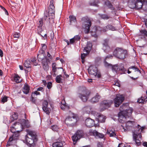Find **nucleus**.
<instances>
[{"instance_id": "nucleus-27", "label": "nucleus", "mask_w": 147, "mask_h": 147, "mask_svg": "<svg viewBox=\"0 0 147 147\" xmlns=\"http://www.w3.org/2000/svg\"><path fill=\"white\" fill-rule=\"evenodd\" d=\"M30 90L29 86L27 84H24L22 89L23 93L25 94H27L28 93Z\"/></svg>"}, {"instance_id": "nucleus-20", "label": "nucleus", "mask_w": 147, "mask_h": 147, "mask_svg": "<svg viewBox=\"0 0 147 147\" xmlns=\"http://www.w3.org/2000/svg\"><path fill=\"white\" fill-rule=\"evenodd\" d=\"M92 47V43L90 42H88L86 47L84 49V51L86 52L87 53H89Z\"/></svg>"}, {"instance_id": "nucleus-35", "label": "nucleus", "mask_w": 147, "mask_h": 147, "mask_svg": "<svg viewBox=\"0 0 147 147\" xmlns=\"http://www.w3.org/2000/svg\"><path fill=\"white\" fill-rule=\"evenodd\" d=\"M118 64H115L112 66V70L113 72L116 73L118 72Z\"/></svg>"}, {"instance_id": "nucleus-37", "label": "nucleus", "mask_w": 147, "mask_h": 147, "mask_svg": "<svg viewBox=\"0 0 147 147\" xmlns=\"http://www.w3.org/2000/svg\"><path fill=\"white\" fill-rule=\"evenodd\" d=\"M97 133V131L95 130L90 129L89 131V134L90 136H96Z\"/></svg>"}, {"instance_id": "nucleus-5", "label": "nucleus", "mask_w": 147, "mask_h": 147, "mask_svg": "<svg viewBox=\"0 0 147 147\" xmlns=\"http://www.w3.org/2000/svg\"><path fill=\"white\" fill-rule=\"evenodd\" d=\"M90 92L85 88H80L79 89L78 96V97L84 102H86L89 98Z\"/></svg>"}, {"instance_id": "nucleus-1", "label": "nucleus", "mask_w": 147, "mask_h": 147, "mask_svg": "<svg viewBox=\"0 0 147 147\" xmlns=\"http://www.w3.org/2000/svg\"><path fill=\"white\" fill-rule=\"evenodd\" d=\"M126 104H123L120 107L119 109L120 111L118 114L119 121L121 123H125V127L126 129H125L123 126L121 125L123 127L125 131L131 130L134 127L135 125V122L134 121H128L126 122V119L129 118L131 116L133 110L130 108L127 109H126Z\"/></svg>"}, {"instance_id": "nucleus-63", "label": "nucleus", "mask_w": 147, "mask_h": 147, "mask_svg": "<svg viewBox=\"0 0 147 147\" xmlns=\"http://www.w3.org/2000/svg\"><path fill=\"white\" fill-rule=\"evenodd\" d=\"M114 84L115 85L118 86V87H120V83L118 81L116 82Z\"/></svg>"}, {"instance_id": "nucleus-34", "label": "nucleus", "mask_w": 147, "mask_h": 147, "mask_svg": "<svg viewBox=\"0 0 147 147\" xmlns=\"http://www.w3.org/2000/svg\"><path fill=\"white\" fill-rule=\"evenodd\" d=\"M69 18L70 19V24H71L72 22H74L75 23L76 22V17L73 16H69Z\"/></svg>"}, {"instance_id": "nucleus-16", "label": "nucleus", "mask_w": 147, "mask_h": 147, "mask_svg": "<svg viewBox=\"0 0 147 147\" xmlns=\"http://www.w3.org/2000/svg\"><path fill=\"white\" fill-rule=\"evenodd\" d=\"M94 115L96 116V117L98 119L99 122L101 123L104 122L106 117L100 113H98L96 112H94Z\"/></svg>"}, {"instance_id": "nucleus-17", "label": "nucleus", "mask_w": 147, "mask_h": 147, "mask_svg": "<svg viewBox=\"0 0 147 147\" xmlns=\"http://www.w3.org/2000/svg\"><path fill=\"white\" fill-rule=\"evenodd\" d=\"M86 125L88 127H90L93 126L95 124L94 120L89 118L86 119L85 121Z\"/></svg>"}, {"instance_id": "nucleus-4", "label": "nucleus", "mask_w": 147, "mask_h": 147, "mask_svg": "<svg viewBox=\"0 0 147 147\" xmlns=\"http://www.w3.org/2000/svg\"><path fill=\"white\" fill-rule=\"evenodd\" d=\"M113 56L121 59H125L127 55V51L121 47H116L113 52Z\"/></svg>"}, {"instance_id": "nucleus-39", "label": "nucleus", "mask_w": 147, "mask_h": 147, "mask_svg": "<svg viewBox=\"0 0 147 147\" xmlns=\"http://www.w3.org/2000/svg\"><path fill=\"white\" fill-rule=\"evenodd\" d=\"M18 117V114L17 113H15L11 116V119L12 121H13L14 120H16Z\"/></svg>"}, {"instance_id": "nucleus-41", "label": "nucleus", "mask_w": 147, "mask_h": 147, "mask_svg": "<svg viewBox=\"0 0 147 147\" xmlns=\"http://www.w3.org/2000/svg\"><path fill=\"white\" fill-rule=\"evenodd\" d=\"M60 107L61 109L63 110H68L69 109V107L67 105H60Z\"/></svg>"}, {"instance_id": "nucleus-55", "label": "nucleus", "mask_w": 147, "mask_h": 147, "mask_svg": "<svg viewBox=\"0 0 147 147\" xmlns=\"http://www.w3.org/2000/svg\"><path fill=\"white\" fill-rule=\"evenodd\" d=\"M52 86V84L51 82H49L48 83L47 87L48 89L51 88Z\"/></svg>"}, {"instance_id": "nucleus-9", "label": "nucleus", "mask_w": 147, "mask_h": 147, "mask_svg": "<svg viewBox=\"0 0 147 147\" xmlns=\"http://www.w3.org/2000/svg\"><path fill=\"white\" fill-rule=\"evenodd\" d=\"M52 16V15H51L49 13L47 9H45L44 12L43 16L42 18L44 23H50L51 20L53 21L55 16L53 17Z\"/></svg>"}, {"instance_id": "nucleus-54", "label": "nucleus", "mask_w": 147, "mask_h": 147, "mask_svg": "<svg viewBox=\"0 0 147 147\" xmlns=\"http://www.w3.org/2000/svg\"><path fill=\"white\" fill-rule=\"evenodd\" d=\"M104 65L105 67H108L109 66H111L112 65L111 64H110L108 63H107L106 61V60L104 59Z\"/></svg>"}, {"instance_id": "nucleus-45", "label": "nucleus", "mask_w": 147, "mask_h": 147, "mask_svg": "<svg viewBox=\"0 0 147 147\" xmlns=\"http://www.w3.org/2000/svg\"><path fill=\"white\" fill-rule=\"evenodd\" d=\"M7 97L6 96H3L1 98V102L3 104L5 102H7Z\"/></svg>"}, {"instance_id": "nucleus-18", "label": "nucleus", "mask_w": 147, "mask_h": 147, "mask_svg": "<svg viewBox=\"0 0 147 147\" xmlns=\"http://www.w3.org/2000/svg\"><path fill=\"white\" fill-rule=\"evenodd\" d=\"M48 102L47 100H45L42 102V109L43 111L47 114H49L50 113L49 108L48 107Z\"/></svg>"}, {"instance_id": "nucleus-42", "label": "nucleus", "mask_w": 147, "mask_h": 147, "mask_svg": "<svg viewBox=\"0 0 147 147\" xmlns=\"http://www.w3.org/2000/svg\"><path fill=\"white\" fill-rule=\"evenodd\" d=\"M144 11L147 10V1L144 2L143 3V5L142 8Z\"/></svg>"}, {"instance_id": "nucleus-46", "label": "nucleus", "mask_w": 147, "mask_h": 147, "mask_svg": "<svg viewBox=\"0 0 147 147\" xmlns=\"http://www.w3.org/2000/svg\"><path fill=\"white\" fill-rule=\"evenodd\" d=\"M38 91H35L33 93H32V95L31 96V100H33L34 99V97H33V94H35L36 96L38 95H40V93L39 92H38Z\"/></svg>"}, {"instance_id": "nucleus-49", "label": "nucleus", "mask_w": 147, "mask_h": 147, "mask_svg": "<svg viewBox=\"0 0 147 147\" xmlns=\"http://www.w3.org/2000/svg\"><path fill=\"white\" fill-rule=\"evenodd\" d=\"M96 134V136L95 137H97L98 138H103L104 137V135L101 133H98L97 131V133Z\"/></svg>"}, {"instance_id": "nucleus-53", "label": "nucleus", "mask_w": 147, "mask_h": 147, "mask_svg": "<svg viewBox=\"0 0 147 147\" xmlns=\"http://www.w3.org/2000/svg\"><path fill=\"white\" fill-rule=\"evenodd\" d=\"M19 33L15 32L13 34V36L14 38H18L20 36Z\"/></svg>"}, {"instance_id": "nucleus-38", "label": "nucleus", "mask_w": 147, "mask_h": 147, "mask_svg": "<svg viewBox=\"0 0 147 147\" xmlns=\"http://www.w3.org/2000/svg\"><path fill=\"white\" fill-rule=\"evenodd\" d=\"M62 78V76L61 75L57 76L55 79L56 82L58 83H61Z\"/></svg>"}, {"instance_id": "nucleus-8", "label": "nucleus", "mask_w": 147, "mask_h": 147, "mask_svg": "<svg viewBox=\"0 0 147 147\" xmlns=\"http://www.w3.org/2000/svg\"><path fill=\"white\" fill-rule=\"evenodd\" d=\"M85 134V133L83 130L79 129L77 130L74 135L71 137L74 144H76L77 141L80 138L83 137Z\"/></svg>"}, {"instance_id": "nucleus-56", "label": "nucleus", "mask_w": 147, "mask_h": 147, "mask_svg": "<svg viewBox=\"0 0 147 147\" xmlns=\"http://www.w3.org/2000/svg\"><path fill=\"white\" fill-rule=\"evenodd\" d=\"M87 53L82 54L81 55V59H84L85 57L87 55Z\"/></svg>"}, {"instance_id": "nucleus-12", "label": "nucleus", "mask_w": 147, "mask_h": 147, "mask_svg": "<svg viewBox=\"0 0 147 147\" xmlns=\"http://www.w3.org/2000/svg\"><path fill=\"white\" fill-rule=\"evenodd\" d=\"M113 103L112 100H106L102 102L100 104V111H103L109 107Z\"/></svg>"}, {"instance_id": "nucleus-57", "label": "nucleus", "mask_w": 147, "mask_h": 147, "mask_svg": "<svg viewBox=\"0 0 147 147\" xmlns=\"http://www.w3.org/2000/svg\"><path fill=\"white\" fill-rule=\"evenodd\" d=\"M40 36L42 37V39L43 40L46 39L47 38V34H45L44 35H42L40 34Z\"/></svg>"}, {"instance_id": "nucleus-29", "label": "nucleus", "mask_w": 147, "mask_h": 147, "mask_svg": "<svg viewBox=\"0 0 147 147\" xmlns=\"http://www.w3.org/2000/svg\"><path fill=\"white\" fill-rule=\"evenodd\" d=\"M100 98V96L97 94L96 95L93 97L90 100L91 102L92 103L98 102Z\"/></svg>"}, {"instance_id": "nucleus-7", "label": "nucleus", "mask_w": 147, "mask_h": 147, "mask_svg": "<svg viewBox=\"0 0 147 147\" xmlns=\"http://www.w3.org/2000/svg\"><path fill=\"white\" fill-rule=\"evenodd\" d=\"M83 25L85 26L84 32L86 34H88L90 31V28L91 26V22L88 18L84 17L81 19Z\"/></svg>"}, {"instance_id": "nucleus-31", "label": "nucleus", "mask_w": 147, "mask_h": 147, "mask_svg": "<svg viewBox=\"0 0 147 147\" xmlns=\"http://www.w3.org/2000/svg\"><path fill=\"white\" fill-rule=\"evenodd\" d=\"M91 107L90 106H85L83 108V111L87 113H89L91 111Z\"/></svg>"}, {"instance_id": "nucleus-14", "label": "nucleus", "mask_w": 147, "mask_h": 147, "mask_svg": "<svg viewBox=\"0 0 147 147\" xmlns=\"http://www.w3.org/2000/svg\"><path fill=\"white\" fill-rule=\"evenodd\" d=\"M109 39H105L103 40L102 45H103V49L104 52L108 53L111 50L110 48L108 45Z\"/></svg>"}, {"instance_id": "nucleus-61", "label": "nucleus", "mask_w": 147, "mask_h": 147, "mask_svg": "<svg viewBox=\"0 0 147 147\" xmlns=\"http://www.w3.org/2000/svg\"><path fill=\"white\" fill-rule=\"evenodd\" d=\"M37 91H41L42 92H43L44 91V88L43 87H40L38 88H37Z\"/></svg>"}, {"instance_id": "nucleus-22", "label": "nucleus", "mask_w": 147, "mask_h": 147, "mask_svg": "<svg viewBox=\"0 0 147 147\" xmlns=\"http://www.w3.org/2000/svg\"><path fill=\"white\" fill-rule=\"evenodd\" d=\"M126 70L124 67V65L123 63H120L118 66V72L121 73V74H125Z\"/></svg>"}, {"instance_id": "nucleus-43", "label": "nucleus", "mask_w": 147, "mask_h": 147, "mask_svg": "<svg viewBox=\"0 0 147 147\" xmlns=\"http://www.w3.org/2000/svg\"><path fill=\"white\" fill-rule=\"evenodd\" d=\"M52 71L53 72H56L57 71V69L58 68H61V69L62 68L61 67H58L57 68L56 67V64L55 63H53L52 64Z\"/></svg>"}, {"instance_id": "nucleus-44", "label": "nucleus", "mask_w": 147, "mask_h": 147, "mask_svg": "<svg viewBox=\"0 0 147 147\" xmlns=\"http://www.w3.org/2000/svg\"><path fill=\"white\" fill-rule=\"evenodd\" d=\"M45 51L42 49H40L39 51V53L38 54V56L39 55L41 56L42 58H44V55L45 54Z\"/></svg>"}, {"instance_id": "nucleus-21", "label": "nucleus", "mask_w": 147, "mask_h": 147, "mask_svg": "<svg viewBox=\"0 0 147 147\" xmlns=\"http://www.w3.org/2000/svg\"><path fill=\"white\" fill-rule=\"evenodd\" d=\"M136 2L135 0H129L128 3L129 7L131 9H136Z\"/></svg>"}, {"instance_id": "nucleus-23", "label": "nucleus", "mask_w": 147, "mask_h": 147, "mask_svg": "<svg viewBox=\"0 0 147 147\" xmlns=\"http://www.w3.org/2000/svg\"><path fill=\"white\" fill-rule=\"evenodd\" d=\"M64 142L58 140L56 142L53 144V147H62L63 146Z\"/></svg>"}, {"instance_id": "nucleus-30", "label": "nucleus", "mask_w": 147, "mask_h": 147, "mask_svg": "<svg viewBox=\"0 0 147 147\" xmlns=\"http://www.w3.org/2000/svg\"><path fill=\"white\" fill-rule=\"evenodd\" d=\"M105 5L112 10L115 9V8L113 7L111 2L109 1H107L105 2Z\"/></svg>"}, {"instance_id": "nucleus-52", "label": "nucleus", "mask_w": 147, "mask_h": 147, "mask_svg": "<svg viewBox=\"0 0 147 147\" xmlns=\"http://www.w3.org/2000/svg\"><path fill=\"white\" fill-rule=\"evenodd\" d=\"M51 129H52L53 130L57 131L58 130V127L57 125H53L51 126Z\"/></svg>"}, {"instance_id": "nucleus-32", "label": "nucleus", "mask_w": 147, "mask_h": 147, "mask_svg": "<svg viewBox=\"0 0 147 147\" xmlns=\"http://www.w3.org/2000/svg\"><path fill=\"white\" fill-rule=\"evenodd\" d=\"M13 78L15 82L17 83L20 82L22 81L20 79V77L18 74H15Z\"/></svg>"}, {"instance_id": "nucleus-2", "label": "nucleus", "mask_w": 147, "mask_h": 147, "mask_svg": "<svg viewBox=\"0 0 147 147\" xmlns=\"http://www.w3.org/2000/svg\"><path fill=\"white\" fill-rule=\"evenodd\" d=\"M27 134L25 136L24 142L27 145L34 146L37 143L38 140L37 136L35 132L30 130H27Z\"/></svg>"}, {"instance_id": "nucleus-51", "label": "nucleus", "mask_w": 147, "mask_h": 147, "mask_svg": "<svg viewBox=\"0 0 147 147\" xmlns=\"http://www.w3.org/2000/svg\"><path fill=\"white\" fill-rule=\"evenodd\" d=\"M73 38L75 41H78L80 39V36L79 35H78L75 36Z\"/></svg>"}, {"instance_id": "nucleus-10", "label": "nucleus", "mask_w": 147, "mask_h": 147, "mask_svg": "<svg viewBox=\"0 0 147 147\" xmlns=\"http://www.w3.org/2000/svg\"><path fill=\"white\" fill-rule=\"evenodd\" d=\"M89 74L97 78H100L101 75L100 71L96 67L93 66L90 68L88 70Z\"/></svg>"}, {"instance_id": "nucleus-40", "label": "nucleus", "mask_w": 147, "mask_h": 147, "mask_svg": "<svg viewBox=\"0 0 147 147\" xmlns=\"http://www.w3.org/2000/svg\"><path fill=\"white\" fill-rule=\"evenodd\" d=\"M129 69H133V70H134V71L135 72L136 71L139 74H140L141 73L140 71L135 66H131L130 67Z\"/></svg>"}, {"instance_id": "nucleus-15", "label": "nucleus", "mask_w": 147, "mask_h": 147, "mask_svg": "<svg viewBox=\"0 0 147 147\" xmlns=\"http://www.w3.org/2000/svg\"><path fill=\"white\" fill-rule=\"evenodd\" d=\"M54 0H52L50 2V4L49 7L48 11L50 14L52 15V16H55V7L54 6Z\"/></svg>"}, {"instance_id": "nucleus-11", "label": "nucleus", "mask_w": 147, "mask_h": 147, "mask_svg": "<svg viewBox=\"0 0 147 147\" xmlns=\"http://www.w3.org/2000/svg\"><path fill=\"white\" fill-rule=\"evenodd\" d=\"M124 97L122 95L117 94L114 99V101L115 106L118 107L122 102L124 100Z\"/></svg>"}, {"instance_id": "nucleus-60", "label": "nucleus", "mask_w": 147, "mask_h": 147, "mask_svg": "<svg viewBox=\"0 0 147 147\" xmlns=\"http://www.w3.org/2000/svg\"><path fill=\"white\" fill-rule=\"evenodd\" d=\"M37 57H38V59H38V60H40V61H43V60L46 59H43L44 58H41V57H42L41 56H40V55H39V56H38V55H37Z\"/></svg>"}, {"instance_id": "nucleus-24", "label": "nucleus", "mask_w": 147, "mask_h": 147, "mask_svg": "<svg viewBox=\"0 0 147 147\" xmlns=\"http://www.w3.org/2000/svg\"><path fill=\"white\" fill-rule=\"evenodd\" d=\"M42 63L43 69L45 70H48L49 68V66L48 65V62L47 59L43 60Z\"/></svg>"}, {"instance_id": "nucleus-50", "label": "nucleus", "mask_w": 147, "mask_h": 147, "mask_svg": "<svg viewBox=\"0 0 147 147\" xmlns=\"http://www.w3.org/2000/svg\"><path fill=\"white\" fill-rule=\"evenodd\" d=\"M107 27L109 28V30H110L112 31H115L116 30V29H115V27L112 26L111 25H107Z\"/></svg>"}, {"instance_id": "nucleus-13", "label": "nucleus", "mask_w": 147, "mask_h": 147, "mask_svg": "<svg viewBox=\"0 0 147 147\" xmlns=\"http://www.w3.org/2000/svg\"><path fill=\"white\" fill-rule=\"evenodd\" d=\"M11 131L13 133L12 136L9 138L8 141V142L7 144V145L10 146L11 145V142L13 140H17L18 139V136L19 135V131H17V132H13L11 129Z\"/></svg>"}, {"instance_id": "nucleus-62", "label": "nucleus", "mask_w": 147, "mask_h": 147, "mask_svg": "<svg viewBox=\"0 0 147 147\" xmlns=\"http://www.w3.org/2000/svg\"><path fill=\"white\" fill-rule=\"evenodd\" d=\"M70 43L71 44H73L74 43L75 41V40L74 39V38L70 40Z\"/></svg>"}, {"instance_id": "nucleus-48", "label": "nucleus", "mask_w": 147, "mask_h": 147, "mask_svg": "<svg viewBox=\"0 0 147 147\" xmlns=\"http://www.w3.org/2000/svg\"><path fill=\"white\" fill-rule=\"evenodd\" d=\"M43 21H44L42 18L40 19L39 22L38 23V27H41L42 25L43 24Z\"/></svg>"}, {"instance_id": "nucleus-6", "label": "nucleus", "mask_w": 147, "mask_h": 147, "mask_svg": "<svg viewBox=\"0 0 147 147\" xmlns=\"http://www.w3.org/2000/svg\"><path fill=\"white\" fill-rule=\"evenodd\" d=\"M108 30L107 25L102 28L98 26H94L91 31V34L92 36L97 38L98 35L100 34L102 32H105Z\"/></svg>"}, {"instance_id": "nucleus-59", "label": "nucleus", "mask_w": 147, "mask_h": 147, "mask_svg": "<svg viewBox=\"0 0 147 147\" xmlns=\"http://www.w3.org/2000/svg\"><path fill=\"white\" fill-rule=\"evenodd\" d=\"M41 46L42 47V49L45 51L47 48V46L44 44H41Z\"/></svg>"}, {"instance_id": "nucleus-25", "label": "nucleus", "mask_w": 147, "mask_h": 147, "mask_svg": "<svg viewBox=\"0 0 147 147\" xmlns=\"http://www.w3.org/2000/svg\"><path fill=\"white\" fill-rule=\"evenodd\" d=\"M143 2L142 1V0H136V9H139L142 8Z\"/></svg>"}, {"instance_id": "nucleus-64", "label": "nucleus", "mask_w": 147, "mask_h": 147, "mask_svg": "<svg viewBox=\"0 0 147 147\" xmlns=\"http://www.w3.org/2000/svg\"><path fill=\"white\" fill-rule=\"evenodd\" d=\"M97 146L98 147H102V143L100 142H98L97 143Z\"/></svg>"}, {"instance_id": "nucleus-3", "label": "nucleus", "mask_w": 147, "mask_h": 147, "mask_svg": "<svg viewBox=\"0 0 147 147\" xmlns=\"http://www.w3.org/2000/svg\"><path fill=\"white\" fill-rule=\"evenodd\" d=\"M135 126L136 130L134 131H132L133 139L136 142V144L138 146L141 144L140 139H141L142 137L141 132H142L145 127H142L139 125H138L137 126Z\"/></svg>"}, {"instance_id": "nucleus-28", "label": "nucleus", "mask_w": 147, "mask_h": 147, "mask_svg": "<svg viewBox=\"0 0 147 147\" xmlns=\"http://www.w3.org/2000/svg\"><path fill=\"white\" fill-rule=\"evenodd\" d=\"M147 101V96H145L144 97L141 96L140 98H139L138 99L137 102L139 103H144V102L146 103Z\"/></svg>"}, {"instance_id": "nucleus-58", "label": "nucleus", "mask_w": 147, "mask_h": 147, "mask_svg": "<svg viewBox=\"0 0 147 147\" xmlns=\"http://www.w3.org/2000/svg\"><path fill=\"white\" fill-rule=\"evenodd\" d=\"M113 57V56L111 55H108L105 58V59L107 60L108 59H112Z\"/></svg>"}, {"instance_id": "nucleus-47", "label": "nucleus", "mask_w": 147, "mask_h": 147, "mask_svg": "<svg viewBox=\"0 0 147 147\" xmlns=\"http://www.w3.org/2000/svg\"><path fill=\"white\" fill-rule=\"evenodd\" d=\"M100 16L102 19L104 20H107L110 18V17L107 14H102Z\"/></svg>"}, {"instance_id": "nucleus-33", "label": "nucleus", "mask_w": 147, "mask_h": 147, "mask_svg": "<svg viewBox=\"0 0 147 147\" xmlns=\"http://www.w3.org/2000/svg\"><path fill=\"white\" fill-rule=\"evenodd\" d=\"M31 62L29 60H26L24 63V67L27 68L31 67Z\"/></svg>"}, {"instance_id": "nucleus-36", "label": "nucleus", "mask_w": 147, "mask_h": 147, "mask_svg": "<svg viewBox=\"0 0 147 147\" xmlns=\"http://www.w3.org/2000/svg\"><path fill=\"white\" fill-rule=\"evenodd\" d=\"M140 36H143L144 38L147 36V31L146 30H140Z\"/></svg>"}, {"instance_id": "nucleus-26", "label": "nucleus", "mask_w": 147, "mask_h": 147, "mask_svg": "<svg viewBox=\"0 0 147 147\" xmlns=\"http://www.w3.org/2000/svg\"><path fill=\"white\" fill-rule=\"evenodd\" d=\"M107 134L109 135L110 137H116V134L115 130H112L111 129H108L107 131Z\"/></svg>"}, {"instance_id": "nucleus-19", "label": "nucleus", "mask_w": 147, "mask_h": 147, "mask_svg": "<svg viewBox=\"0 0 147 147\" xmlns=\"http://www.w3.org/2000/svg\"><path fill=\"white\" fill-rule=\"evenodd\" d=\"M76 120H76L75 119V117L73 116L72 117H70L69 116L67 117L65 119V123L67 125L71 123V122L73 121V120Z\"/></svg>"}]
</instances>
